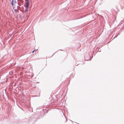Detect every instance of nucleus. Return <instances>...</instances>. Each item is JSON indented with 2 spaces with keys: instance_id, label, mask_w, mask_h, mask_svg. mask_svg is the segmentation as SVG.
I'll return each mask as SVG.
<instances>
[{
  "instance_id": "nucleus-1",
  "label": "nucleus",
  "mask_w": 124,
  "mask_h": 124,
  "mask_svg": "<svg viewBox=\"0 0 124 124\" xmlns=\"http://www.w3.org/2000/svg\"><path fill=\"white\" fill-rule=\"evenodd\" d=\"M12 1L11 4L14 10H16L19 9V7L18 6V4L17 3V0H10Z\"/></svg>"
},
{
  "instance_id": "nucleus-2",
  "label": "nucleus",
  "mask_w": 124,
  "mask_h": 124,
  "mask_svg": "<svg viewBox=\"0 0 124 124\" xmlns=\"http://www.w3.org/2000/svg\"><path fill=\"white\" fill-rule=\"evenodd\" d=\"M25 7H29V0H25Z\"/></svg>"
},
{
  "instance_id": "nucleus-3",
  "label": "nucleus",
  "mask_w": 124,
  "mask_h": 124,
  "mask_svg": "<svg viewBox=\"0 0 124 124\" xmlns=\"http://www.w3.org/2000/svg\"><path fill=\"white\" fill-rule=\"evenodd\" d=\"M28 7H26L25 9L24 10L25 12H27L28 11Z\"/></svg>"
},
{
  "instance_id": "nucleus-4",
  "label": "nucleus",
  "mask_w": 124,
  "mask_h": 124,
  "mask_svg": "<svg viewBox=\"0 0 124 124\" xmlns=\"http://www.w3.org/2000/svg\"><path fill=\"white\" fill-rule=\"evenodd\" d=\"M38 50V49H35L34 50V51L35 52H36V51H37V50Z\"/></svg>"
},
{
  "instance_id": "nucleus-5",
  "label": "nucleus",
  "mask_w": 124,
  "mask_h": 124,
  "mask_svg": "<svg viewBox=\"0 0 124 124\" xmlns=\"http://www.w3.org/2000/svg\"><path fill=\"white\" fill-rule=\"evenodd\" d=\"M34 52H35L33 50V51H32V53H34Z\"/></svg>"
}]
</instances>
